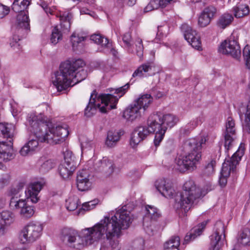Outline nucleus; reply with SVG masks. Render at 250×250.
<instances>
[{
	"instance_id": "f257e3e1",
	"label": "nucleus",
	"mask_w": 250,
	"mask_h": 250,
	"mask_svg": "<svg viewBox=\"0 0 250 250\" xmlns=\"http://www.w3.org/2000/svg\"><path fill=\"white\" fill-rule=\"evenodd\" d=\"M132 221V216L125 207L118 209L111 217L105 216L93 227L82 229L79 235L70 228H64L62 231V239L65 242L73 243V246L81 249L100 240L108 241L111 250H124L119 248L117 239L121 230L127 229Z\"/></svg>"
},
{
	"instance_id": "f03ea898",
	"label": "nucleus",
	"mask_w": 250,
	"mask_h": 250,
	"mask_svg": "<svg viewBox=\"0 0 250 250\" xmlns=\"http://www.w3.org/2000/svg\"><path fill=\"white\" fill-rule=\"evenodd\" d=\"M27 121L30 125V131L36 138L26 143L31 151L37 148L39 142H46L50 145L60 144L64 141L69 134L66 126L57 125L48 127L46 117L41 113L38 115L33 113L29 114Z\"/></svg>"
},
{
	"instance_id": "7ed1b4c3",
	"label": "nucleus",
	"mask_w": 250,
	"mask_h": 250,
	"mask_svg": "<svg viewBox=\"0 0 250 250\" xmlns=\"http://www.w3.org/2000/svg\"><path fill=\"white\" fill-rule=\"evenodd\" d=\"M85 63L82 59L62 62L55 73L52 83L58 91L66 89L84 80L87 73L83 68Z\"/></svg>"
},
{
	"instance_id": "20e7f679",
	"label": "nucleus",
	"mask_w": 250,
	"mask_h": 250,
	"mask_svg": "<svg viewBox=\"0 0 250 250\" xmlns=\"http://www.w3.org/2000/svg\"><path fill=\"white\" fill-rule=\"evenodd\" d=\"M129 88V84H126L124 86L115 89L114 96L111 94L101 95L98 97L95 94V91H93L91 94L88 104L84 111V115L90 117L96 113L97 108L102 113H106L108 110L116 108V104L120 98L122 97Z\"/></svg>"
},
{
	"instance_id": "39448f33",
	"label": "nucleus",
	"mask_w": 250,
	"mask_h": 250,
	"mask_svg": "<svg viewBox=\"0 0 250 250\" xmlns=\"http://www.w3.org/2000/svg\"><path fill=\"white\" fill-rule=\"evenodd\" d=\"M206 141L205 137H202L199 140L191 138L186 141L184 148L187 154L183 156H180L176 159L177 169L182 172L187 170H194L201 159V149Z\"/></svg>"
},
{
	"instance_id": "423d86ee",
	"label": "nucleus",
	"mask_w": 250,
	"mask_h": 250,
	"mask_svg": "<svg viewBox=\"0 0 250 250\" xmlns=\"http://www.w3.org/2000/svg\"><path fill=\"white\" fill-rule=\"evenodd\" d=\"M15 126L12 124L0 123V136L7 139L0 142V169H3L4 162L14 158L12 145Z\"/></svg>"
},
{
	"instance_id": "0eeeda50",
	"label": "nucleus",
	"mask_w": 250,
	"mask_h": 250,
	"mask_svg": "<svg viewBox=\"0 0 250 250\" xmlns=\"http://www.w3.org/2000/svg\"><path fill=\"white\" fill-rule=\"evenodd\" d=\"M150 116H157L159 119L154 123L157 130L155 135L154 144L157 147L163 140L167 127H173L178 123L179 119L175 115L170 114L164 115L160 112L152 114Z\"/></svg>"
},
{
	"instance_id": "6e6552de",
	"label": "nucleus",
	"mask_w": 250,
	"mask_h": 250,
	"mask_svg": "<svg viewBox=\"0 0 250 250\" xmlns=\"http://www.w3.org/2000/svg\"><path fill=\"white\" fill-rule=\"evenodd\" d=\"M202 193L199 188L192 180L185 182L183 186L179 202L180 207L185 212L188 211L195 201L200 197Z\"/></svg>"
},
{
	"instance_id": "1a4fd4ad",
	"label": "nucleus",
	"mask_w": 250,
	"mask_h": 250,
	"mask_svg": "<svg viewBox=\"0 0 250 250\" xmlns=\"http://www.w3.org/2000/svg\"><path fill=\"white\" fill-rule=\"evenodd\" d=\"M10 196L9 207L11 209L18 211L20 216L23 219H28L33 216L35 213L34 207L29 205L25 200L20 199L17 190L12 189Z\"/></svg>"
},
{
	"instance_id": "9d476101",
	"label": "nucleus",
	"mask_w": 250,
	"mask_h": 250,
	"mask_svg": "<svg viewBox=\"0 0 250 250\" xmlns=\"http://www.w3.org/2000/svg\"><path fill=\"white\" fill-rule=\"evenodd\" d=\"M159 120L157 116H149L147 121V126H141L137 127L132 132L130 144L132 147H134L141 141L144 140L151 133L157 132V128L154 124L156 120Z\"/></svg>"
},
{
	"instance_id": "9b49d317",
	"label": "nucleus",
	"mask_w": 250,
	"mask_h": 250,
	"mask_svg": "<svg viewBox=\"0 0 250 250\" xmlns=\"http://www.w3.org/2000/svg\"><path fill=\"white\" fill-rule=\"evenodd\" d=\"M244 145L241 144L237 151L232 156L231 158L226 160L222 165L221 177L219 183L221 186H226L227 180V178L229 176L231 171L233 172L236 166L241 160L244 154Z\"/></svg>"
},
{
	"instance_id": "f8f14e48",
	"label": "nucleus",
	"mask_w": 250,
	"mask_h": 250,
	"mask_svg": "<svg viewBox=\"0 0 250 250\" xmlns=\"http://www.w3.org/2000/svg\"><path fill=\"white\" fill-rule=\"evenodd\" d=\"M43 226L38 222H30L22 229L20 240L22 244L32 243L36 241L42 235Z\"/></svg>"
},
{
	"instance_id": "ddd939ff",
	"label": "nucleus",
	"mask_w": 250,
	"mask_h": 250,
	"mask_svg": "<svg viewBox=\"0 0 250 250\" xmlns=\"http://www.w3.org/2000/svg\"><path fill=\"white\" fill-rule=\"evenodd\" d=\"M72 18L71 13L68 12H65L60 15V20L62 31H60L58 26L54 28L50 39L52 43L56 44L62 39V32L65 33L69 31Z\"/></svg>"
},
{
	"instance_id": "4468645a",
	"label": "nucleus",
	"mask_w": 250,
	"mask_h": 250,
	"mask_svg": "<svg viewBox=\"0 0 250 250\" xmlns=\"http://www.w3.org/2000/svg\"><path fill=\"white\" fill-rule=\"evenodd\" d=\"M64 161L59 167V172L61 176L64 179H68L75 170L78 162L75 157L70 151H65L64 153Z\"/></svg>"
},
{
	"instance_id": "2eb2a0df",
	"label": "nucleus",
	"mask_w": 250,
	"mask_h": 250,
	"mask_svg": "<svg viewBox=\"0 0 250 250\" xmlns=\"http://www.w3.org/2000/svg\"><path fill=\"white\" fill-rule=\"evenodd\" d=\"M210 240L211 250H221L225 242V226L221 221L215 224L213 233L210 236Z\"/></svg>"
},
{
	"instance_id": "dca6fc26",
	"label": "nucleus",
	"mask_w": 250,
	"mask_h": 250,
	"mask_svg": "<svg viewBox=\"0 0 250 250\" xmlns=\"http://www.w3.org/2000/svg\"><path fill=\"white\" fill-rule=\"evenodd\" d=\"M218 51L223 54L229 55L234 58L238 59L241 55L240 47L234 39L231 38L225 40L220 44Z\"/></svg>"
},
{
	"instance_id": "f3484780",
	"label": "nucleus",
	"mask_w": 250,
	"mask_h": 250,
	"mask_svg": "<svg viewBox=\"0 0 250 250\" xmlns=\"http://www.w3.org/2000/svg\"><path fill=\"white\" fill-rule=\"evenodd\" d=\"M181 30L184 33L186 40L194 48L200 50L201 49V42L200 35L197 32L187 24L181 26Z\"/></svg>"
},
{
	"instance_id": "a211bd4d",
	"label": "nucleus",
	"mask_w": 250,
	"mask_h": 250,
	"mask_svg": "<svg viewBox=\"0 0 250 250\" xmlns=\"http://www.w3.org/2000/svg\"><path fill=\"white\" fill-rule=\"evenodd\" d=\"M123 41L125 43L126 47H127V51L129 53L132 54L135 53L139 58H143L144 46L143 45V41L142 39L140 38H137L136 39L134 42L135 46V51L133 49L132 45L131 43V36L129 33H126L124 35Z\"/></svg>"
},
{
	"instance_id": "6ab92c4d",
	"label": "nucleus",
	"mask_w": 250,
	"mask_h": 250,
	"mask_svg": "<svg viewBox=\"0 0 250 250\" xmlns=\"http://www.w3.org/2000/svg\"><path fill=\"white\" fill-rule=\"evenodd\" d=\"M145 215L143 218V226L145 229L152 227L154 223L161 216L158 208L151 205L146 206Z\"/></svg>"
},
{
	"instance_id": "aec40b11",
	"label": "nucleus",
	"mask_w": 250,
	"mask_h": 250,
	"mask_svg": "<svg viewBox=\"0 0 250 250\" xmlns=\"http://www.w3.org/2000/svg\"><path fill=\"white\" fill-rule=\"evenodd\" d=\"M155 186L160 193L166 198H172L176 194L172 183L168 180L159 179L156 181Z\"/></svg>"
},
{
	"instance_id": "412c9836",
	"label": "nucleus",
	"mask_w": 250,
	"mask_h": 250,
	"mask_svg": "<svg viewBox=\"0 0 250 250\" xmlns=\"http://www.w3.org/2000/svg\"><path fill=\"white\" fill-rule=\"evenodd\" d=\"M225 147L229 149L233 145L236 138L235 127L234 120L231 117H228L226 124V130L224 132Z\"/></svg>"
},
{
	"instance_id": "4be33fe9",
	"label": "nucleus",
	"mask_w": 250,
	"mask_h": 250,
	"mask_svg": "<svg viewBox=\"0 0 250 250\" xmlns=\"http://www.w3.org/2000/svg\"><path fill=\"white\" fill-rule=\"evenodd\" d=\"M158 70V67L153 61L147 62L141 65L133 73L132 76L142 77L153 75Z\"/></svg>"
},
{
	"instance_id": "5701e85b",
	"label": "nucleus",
	"mask_w": 250,
	"mask_h": 250,
	"mask_svg": "<svg viewBox=\"0 0 250 250\" xmlns=\"http://www.w3.org/2000/svg\"><path fill=\"white\" fill-rule=\"evenodd\" d=\"M217 13L216 8L209 5L206 7L201 12L198 18V25L201 27H205L209 24Z\"/></svg>"
},
{
	"instance_id": "b1692460",
	"label": "nucleus",
	"mask_w": 250,
	"mask_h": 250,
	"mask_svg": "<svg viewBox=\"0 0 250 250\" xmlns=\"http://www.w3.org/2000/svg\"><path fill=\"white\" fill-rule=\"evenodd\" d=\"M90 175L88 170L82 169L78 172L77 185L79 190L85 191L90 189L92 183L90 180Z\"/></svg>"
},
{
	"instance_id": "393cba45",
	"label": "nucleus",
	"mask_w": 250,
	"mask_h": 250,
	"mask_svg": "<svg viewBox=\"0 0 250 250\" xmlns=\"http://www.w3.org/2000/svg\"><path fill=\"white\" fill-rule=\"evenodd\" d=\"M144 112L141 109V107L137 105L135 103L129 106L124 111L123 117L129 121H133L140 118L144 114Z\"/></svg>"
},
{
	"instance_id": "a878e982",
	"label": "nucleus",
	"mask_w": 250,
	"mask_h": 250,
	"mask_svg": "<svg viewBox=\"0 0 250 250\" xmlns=\"http://www.w3.org/2000/svg\"><path fill=\"white\" fill-rule=\"evenodd\" d=\"M42 188V185L40 182H34L30 184L25 193L27 199H30L33 203H36L39 200L38 194Z\"/></svg>"
},
{
	"instance_id": "bb28decb",
	"label": "nucleus",
	"mask_w": 250,
	"mask_h": 250,
	"mask_svg": "<svg viewBox=\"0 0 250 250\" xmlns=\"http://www.w3.org/2000/svg\"><path fill=\"white\" fill-rule=\"evenodd\" d=\"M95 167L97 170L104 173L106 175L111 174L114 170L112 162L105 157L97 161L95 164Z\"/></svg>"
},
{
	"instance_id": "cd10ccee",
	"label": "nucleus",
	"mask_w": 250,
	"mask_h": 250,
	"mask_svg": "<svg viewBox=\"0 0 250 250\" xmlns=\"http://www.w3.org/2000/svg\"><path fill=\"white\" fill-rule=\"evenodd\" d=\"M207 225L206 222H203L199 225L193 228L186 235L184 244L188 243L200 235Z\"/></svg>"
},
{
	"instance_id": "c85d7f7f",
	"label": "nucleus",
	"mask_w": 250,
	"mask_h": 250,
	"mask_svg": "<svg viewBox=\"0 0 250 250\" xmlns=\"http://www.w3.org/2000/svg\"><path fill=\"white\" fill-rule=\"evenodd\" d=\"M233 20L234 18L231 14L225 13L219 17L216 24L220 29H224L229 26Z\"/></svg>"
},
{
	"instance_id": "c756f323",
	"label": "nucleus",
	"mask_w": 250,
	"mask_h": 250,
	"mask_svg": "<svg viewBox=\"0 0 250 250\" xmlns=\"http://www.w3.org/2000/svg\"><path fill=\"white\" fill-rule=\"evenodd\" d=\"M153 97L150 94H146L141 95L135 103L141 107V109L145 112L153 102Z\"/></svg>"
},
{
	"instance_id": "7c9ffc66",
	"label": "nucleus",
	"mask_w": 250,
	"mask_h": 250,
	"mask_svg": "<svg viewBox=\"0 0 250 250\" xmlns=\"http://www.w3.org/2000/svg\"><path fill=\"white\" fill-rule=\"evenodd\" d=\"M121 136V132L119 131H108L105 143V145L108 147H114L120 140Z\"/></svg>"
},
{
	"instance_id": "2f4dec72",
	"label": "nucleus",
	"mask_w": 250,
	"mask_h": 250,
	"mask_svg": "<svg viewBox=\"0 0 250 250\" xmlns=\"http://www.w3.org/2000/svg\"><path fill=\"white\" fill-rule=\"evenodd\" d=\"M90 39L95 43L100 45L102 48L101 51L105 52L106 48L109 46L108 40L100 34H95L91 36Z\"/></svg>"
},
{
	"instance_id": "473e14b6",
	"label": "nucleus",
	"mask_w": 250,
	"mask_h": 250,
	"mask_svg": "<svg viewBox=\"0 0 250 250\" xmlns=\"http://www.w3.org/2000/svg\"><path fill=\"white\" fill-rule=\"evenodd\" d=\"M180 239L179 236L171 237L164 244V250H179Z\"/></svg>"
},
{
	"instance_id": "72a5a7b5",
	"label": "nucleus",
	"mask_w": 250,
	"mask_h": 250,
	"mask_svg": "<svg viewBox=\"0 0 250 250\" xmlns=\"http://www.w3.org/2000/svg\"><path fill=\"white\" fill-rule=\"evenodd\" d=\"M232 11L235 18H241L249 14L250 9L248 5L242 4L234 7Z\"/></svg>"
},
{
	"instance_id": "f704fd0d",
	"label": "nucleus",
	"mask_w": 250,
	"mask_h": 250,
	"mask_svg": "<svg viewBox=\"0 0 250 250\" xmlns=\"http://www.w3.org/2000/svg\"><path fill=\"white\" fill-rule=\"evenodd\" d=\"M0 219L5 227L9 226L14 222L15 215L13 212L10 211H3L0 213Z\"/></svg>"
},
{
	"instance_id": "c9c22d12",
	"label": "nucleus",
	"mask_w": 250,
	"mask_h": 250,
	"mask_svg": "<svg viewBox=\"0 0 250 250\" xmlns=\"http://www.w3.org/2000/svg\"><path fill=\"white\" fill-rule=\"evenodd\" d=\"M237 242L243 246L250 245V229L246 228L241 231L237 238Z\"/></svg>"
},
{
	"instance_id": "e433bc0d",
	"label": "nucleus",
	"mask_w": 250,
	"mask_h": 250,
	"mask_svg": "<svg viewBox=\"0 0 250 250\" xmlns=\"http://www.w3.org/2000/svg\"><path fill=\"white\" fill-rule=\"evenodd\" d=\"M29 4V1L28 0H15L12 8L16 13L25 12L24 10Z\"/></svg>"
},
{
	"instance_id": "4c0bfd02",
	"label": "nucleus",
	"mask_w": 250,
	"mask_h": 250,
	"mask_svg": "<svg viewBox=\"0 0 250 250\" xmlns=\"http://www.w3.org/2000/svg\"><path fill=\"white\" fill-rule=\"evenodd\" d=\"M243 129L245 132L250 134V100L247 106L242 122Z\"/></svg>"
},
{
	"instance_id": "58836bf2",
	"label": "nucleus",
	"mask_w": 250,
	"mask_h": 250,
	"mask_svg": "<svg viewBox=\"0 0 250 250\" xmlns=\"http://www.w3.org/2000/svg\"><path fill=\"white\" fill-rule=\"evenodd\" d=\"M17 23L18 26L27 29L29 26L28 17L25 12L19 13L17 18Z\"/></svg>"
},
{
	"instance_id": "ea45409f",
	"label": "nucleus",
	"mask_w": 250,
	"mask_h": 250,
	"mask_svg": "<svg viewBox=\"0 0 250 250\" xmlns=\"http://www.w3.org/2000/svg\"><path fill=\"white\" fill-rule=\"evenodd\" d=\"M201 123L200 117H197L190 120L182 129L184 134H187L195 129Z\"/></svg>"
},
{
	"instance_id": "a19ab883",
	"label": "nucleus",
	"mask_w": 250,
	"mask_h": 250,
	"mask_svg": "<svg viewBox=\"0 0 250 250\" xmlns=\"http://www.w3.org/2000/svg\"><path fill=\"white\" fill-rule=\"evenodd\" d=\"M82 151L84 150H89L94 146L92 140H89L85 136H81L79 138Z\"/></svg>"
},
{
	"instance_id": "79ce46f5",
	"label": "nucleus",
	"mask_w": 250,
	"mask_h": 250,
	"mask_svg": "<svg viewBox=\"0 0 250 250\" xmlns=\"http://www.w3.org/2000/svg\"><path fill=\"white\" fill-rule=\"evenodd\" d=\"M79 204V200L77 196L70 197L66 201V208L70 211L75 210Z\"/></svg>"
},
{
	"instance_id": "37998d69",
	"label": "nucleus",
	"mask_w": 250,
	"mask_h": 250,
	"mask_svg": "<svg viewBox=\"0 0 250 250\" xmlns=\"http://www.w3.org/2000/svg\"><path fill=\"white\" fill-rule=\"evenodd\" d=\"M56 165V163L53 160H47L43 162L40 168V171L42 173H46L53 168Z\"/></svg>"
},
{
	"instance_id": "c03bdc74",
	"label": "nucleus",
	"mask_w": 250,
	"mask_h": 250,
	"mask_svg": "<svg viewBox=\"0 0 250 250\" xmlns=\"http://www.w3.org/2000/svg\"><path fill=\"white\" fill-rule=\"evenodd\" d=\"M84 39V37L76 32H74L70 37V41L73 48L74 49L75 47H77L78 45L82 42L83 41Z\"/></svg>"
},
{
	"instance_id": "a18cd8bd",
	"label": "nucleus",
	"mask_w": 250,
	"mask_h": 250,
	"mask_svg": "<svg viewBox=\"0 0 250 250\" xmlns=\"http://www.w3.org/2000/svg\"><path fill=\"white\" fill-rule=\"evenodd\" d=\"M215 166L216 161L214 159H211L205 166L204 169V174L207 176L212 175L214 172Z\"/></svg>"
},
{
	"instance_id": "49530a36",
	"label": "nucleus",
	"mask_w": 250,
	"mask_h": 250,
	"mask_svg": "<svg viewBox=\"0 0 250 250\" xmlns=\"http://www.w3.org/2000/svg\"><path fill=\"white\" fill-rule=\"evenodd\" d=\"M159 0H151L149 3L144 8L145 12H148L161 7Z\"/></svg>"
},
{
	"instance_id": "de8ad7c7",
	"label": "nucleus",
	"mask_w": 250,
	"mask_h": 250,
	"mask_svg": "<svg viewBox=\"0 0 250 250\" xmlns=\"http://www.w3.org/2000/svg\"><path fill=\"white\" fill-rule=\"evenodd\" d=\"M98 204V200H94L83 204L82 209L84 210H89L93 209Z\"/></svg>"
},
{
	"instance_id": "09e8293b",
	"label": "nucleus",
	"mask_w": 250,
	"mask_h": 250,
	"mask_svg": "<svg viewBox=\"0 0 250 250\" xmlns=\"http://www.w3.org/2000/svg\"><path fill=\"white\" fill-rule=\"evenodd\" d=\"M10 12V8L7 6L0 4V19L4 18Z\"/></svg>"
},
{
	"instance_id": "8fccbe9b",
	"label": "nucleus",
	"mask_w": 250,
	"mask_h": 250,
	"mask_svg": "<svg viewBox=\"0 0 250 250\" xmlns=\"http://www.w3.org/2000/svg\"><path fill=\"white\" fill-rule=\"evenodd\" d=\"M167 26H159L158 27V33L157 35L160 34L162 36H166L167 34Z\"/></svg>"
},
{
	"instance_id": "3c124183",
	"label": "nucleus",
	"mask_w": 250,
	"mask_h": 250,
	"mask_svg": "<svg viewBox=\"0 0 250 250\" xmlns=\"http://www.w3.org/2000/svg\"><path fill=\"white\" fill-rule=\"evenodd\" d=\"M31 152V150L30 149L28 146L26 144L21 148L20 153L22 156H26Z\"/></svg>"
},
{
	"instance_id": "603ef678",
	"label": "nucleus",
	"mask_w": 250,
	"mask_h": 250,
	"mask_svg": "<svg viewBox=\"0 0 250 250\" xmlns=\"http://www.w3.org/2000/svg\"><path fill=\"white\" fill-rule=\"evenodd\" d=\"M161 7L164 8L168 4L175 2L177 0H159Z\"/></svg>"
},
{
	"instance_id": "864d4df0",
	"label": "nucleus",
	"mask_w": 250,
	"mask_h": 250,
	"mask_svg": "<svg viewBox=\"0 0 250 250\" xmlns=\"http://www.w3.org/2000/svg\"><path fill=\"white\" fill-rule=\"evenodd\" d=\"M106 50H107V51L104 52L105 53H108L110 52L113 56L115 57L117 56V55L118 54L117 51L115 49L111 47V45L110 44V43L109 46L107 48H106Z\"/></svg>"
},
{
	"instance_id": "5fc2aeb1",
	"label": "nucleus",
	"mask_w": 250,
	"mask_h": 250,
	"mask_svg": "<svg viewBox=\"0 0 250 250\" xmlns=\"http://www.w3.org/2000/svg\"><path fill=\"white\" fill-rule=\"evenodd\" d=\"M6 227L2 223V221L0 219V236H3L6 233Z\"/></svg>"
},
{
	"instance_id": "6e6d98bb",
	"label": "nucleus",
	"mask_w": 250,
	"mask_h": 250,
	"mask_svg": "<svg viewBox=\"0 0 250 250\" xmlns=\"http://www.w3.org/2000/svg\"><path fill=\"white\" fill-rule=\"evenodd\" d=\"M243 56L244 57H248L250 56V46L246 45L243 50Z\"/></svg>"
},
{
	"instance_id": "4d7b16f0",
	"label": "nucleus",
	"mask_w": 250,
	"mask_h": 250,
	"mask_svg": "<svg viewBox=\"0 0 250 250\" xmlns=\"http://www.w3.org/2000/svg\"><path fill=\"white\" fill-rule=\"evenodd\" d=\"M246 61V64L249 68H250V56L248 57H244Z\"/></svg>"
},
{
	"instance_id": "13d9d810",
	"label": "nucleus",
	"mask_w": 250,
	"mask_h": 250,
	"mask_svg": "<svg viewBox=\"0 0 250 250\" xmlns=\"http://www.w3.org/2000/svg\"><path fill=\"white\" fill-rule=\"evenodd\" d=\"M136 0H127V4L129 6H133L136 3Z\"/></svg>"
},
{
	"instance_id": "bf43d9fd",
	"label": "nucleus",
	"mask_w": 250,
	"mask_h": 250,
	"mask_svg": "<svg viewBox=\"0 0 250 250\" xmlns=\"http://www.w3.org/2000/svg\"><path fill=\"white\" fill-rule=\"evenodd\" d=\"M149 54L152 59L154 60L155 58V51L154 50L150 51Z\"/></svg>"
},
{
	"instance_id": "052dcab7",
	"label": "nucleus",
	"mask_w": 250,
	"mask_h": 250,
	"mask_svg": "<svg viewBox=\"0 0 250 250\" xmlns=\"http://www.w3.org/2000/svg\"><path fill=\"white\" fill-rule=\"evenodd\" d=\"M111 69V67L110 66L108 65L107 66H105V68L104 69V71L105 72H108L109 70H110Z\"/></svg>"
},
{
	"instance_id": "680f3d73",
	"label": "nucleus",
	"mask_w": 250,
	"mask_h": 250,
	"mask_svg": "<svg viewBox=\"0 0 250 250\" xmlns=\"http://www.w3.org/2000/svg\"><path fill=\"white\" fill-rule=\"evenodd\" d=\"M5 205L4 202L3 201H0V209L4 207Z\"/></svg>"
},
{
	"instance_id": "e2e57ef3",
	"label": "nucleus",
	"mask_w": 250,
	"mask_h": 250,
	"mask_svg": "<svg viewBox=\"0 0 250 250\" xmlns=\"http://www.w3.org/2000/svg\"><path fill=\"white\" fill-rule=\"evenodd\" d=\"M42 8L44 9V10L45 11V12L46 13H48V11L47 10L48 8H47V6L45 4L43 5L42 6Z\"/></svg>"
},
{
	"instance_id": "0e129e2a",
	"label": "nucleus",
	"mask_w": 250,
	"mask_h": 250,
	"mask_svg": "<svg viewBox=\"0 0 250 250\" xmlns=\"http://www.w3.org/2000/svg\"><path fill=\"white\" fill-rule=\"evenodd\" d=\"M191 2L193 3H198L201 2L202 0H190Z\"/></svg>"
},
{
	"instance_id": "69168bd1",
	"label": "nucleus",
	"mask_w": 250,
	"mask_h": 250,
	"mask_svg": "<svg viewBox=\"0 0 250 250\" xmlns=\"http://www.w3.org/2000/svg\"><path fill=\"white\" fill-rule=\"evenodd\" d=\"M80 13H81V14H87V13H86L84 10H80Z\"/></svg>"
},
{
	"instance_id": "338daca9",
	"label": "nucleus",
	"mask_w": 250,
	"mask_h": 250,
	"mask_svg": "<svg viewBox=\"0 0 250 250\" xmlns=\"http://www.w3.org/2000/svg\"><path fill=\"white\" fill-rule=\"evenodd\" d=\"M125 0H118V1L120 4H122Z\"/></svg>"
},
{
	"instance_id": "774afa93",
	"label": "nucleus",
	"mask_w": 250,
	"mask_h": 250,
	"mask_svg": "<svg viewBox=\"0 0 250 250\" xmlns=\"http://www.w3.org/2000/svg\"><path fill=\"white\" fill-rule=\"evenodd\" d=\"M3 250H12L11 248H5L3 249Z\"/></svg>"
}]
</instances>
